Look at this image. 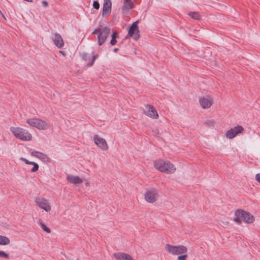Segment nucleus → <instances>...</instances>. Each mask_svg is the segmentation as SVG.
Masks as SVG:
<instances>
[{"label":"nucleus","instance_id":"1","mask_svg":"<svg viewBox=\"0 0 260 260\" xmlns=\"http://www.w3.org/2000/svg\"><path fill=\"white\" fill-rule=\"evenodd\" d=\"M154 166L157 170L166 174H172L176 170V168L171 162L161 159L154 161Z\"/></svg>","mask_w":260,"mask_h":260},{"label":"nucleus","instance_id":"2","mask_svg":"<svg viewBox=\"0 0 260 260\" xmlns=\"http://www.w3.org/2000/svg\"><path fill=\"white\" fill-rule=\"evenodd\" d=\"M254 220V216L249 212L241 209H238L235 212L234 221L238 223H240L242 221L247 223H251Z\"/></svg>","mask_w":260,"mask_h":260},{"label":"nucleus","instance_id":"3","mask_svg":"<svg viewBox=\"0 0 260 260\" xmlns=\"http://www.w3.org/2000/svg\"><path fill=\"white\" fill-rule=\"evenodd\" d=\"M110 28L106 26L99 29H95L92 34H97L98 44L99 46L102 45L106 40L110 32Z\"/></svg>","mask_w":260,"mask_h":260},{"label":"nucleus","instance_id":"4","mask_svg":"<svg viewBox=\"0 0 260 260\" xmlns=\"http://www.w3.org/2000/svg\"><path fill=\"white\" fill-rule=\"evenodd\" d=\"M26 122L30 126L39 130L47 129L50 128L49 123L39 118L28 119Z\"/></svg>","mask_w":260,"mask_h":260},{"label":"nucleus","instance_id":"5","mask_svg":"<svg viewBox=\"0 0 260 260\" xmlns=\"http://www.w3.org/2000/svg\"><path fill=\"white\" fill-rule=\"evenodd\" d=\"M165 249L168 253L173 255L184 254L187 251V248L182 245L174 246L167 244L165 245Z\"/></svg>","mask_w":260,"mask_h":260},{"label":"nucleus","instance_id":"6","mask_svg":"<svg viewBox=\"0 0 260 260\" xmlns=\"http://www.w3.org/2000/svg\"><path fill=\"white\" fill-rule=\"evenodd\" d=\"M158 192L154 188L151 189L145 193V199L149 203H153L156 201L158 198Z\"/></svg>","mask_w":260,"mask_h":260},{"label":"nucleus","instance_id":"7","mask_svg":"<svg viewBox=\"0 0 260 260\" xmlns=\"http://www.w3.org/2000/svg\"><path fill=\"white\" fill-rule=\"evenodd\" d=\"M13 135L18 139L23 141H29L31 139V135L28 131H12Z\"/></svg>","mask_w":260,"mask_h":260},{"label":"nucleus","instance_id":"8","mask_svg":"<svg viewBox=\"0 0 260 260\" xmlns=\"http://www.w3.org/2000/svg\"><path fill=\"white\" fill-rule=\"evenodd\" d=\"M144 113L146 115L153 119H157L158 118V114L157 111L152 105H146Z\"/></svg>","mask_w":260,"mask_h":260},{"label":"nucleus","instance_id":"9","mask_svg":"<svg viewBox=\"0 0 260 260\" xmlns=\"http://www.w3.org/2000/svg\"><path fill=\"white\" fill-rule=\"evenodd\" d=\"M95 144L103 150H107L108 148V144L106 140L100 137L98 135H95L93 137Z\"/></svg>","mask_w":260,"mask_h":260},{"label":"nucleus","instance_id":"10","mask_svg":"<svg viewBox=\"0 0 260 260\" xmlns=\"http://www.w3.org/2000/svg\"><path fill=\"white\" fill-rule=\"evenodd\" d=\"M138 21L134 22L131 26L128 33V35L137 40L139 38V29L137 26Z\"/></svg>","mask_w":260,"mask_h":260},{"label":"nucleus","instance_id":"11","mask_svg":"<svg viewBox=\"0 0 260 260\" xmlns=\"http://www.w3.org/2000/svg\"><path fill=\"white\" fill-rule=\"evenodd\" d=\"M35 202L37 206H38L40 208L44 209L46 212L50 211L51 207L48 204L47 200L45 199L36 198L35 200Z\"/></svg>","mask_w":260,"mask_h":260},{"label":"nucleus","instance_id":"12","mask_svg":"<svg viewBox=\"0 0 260 260\" xmlns=\"http://www.w3.org/2000/svg\"><path fill=\"white\" fill-rule=\"evenodd\" d=\"M54 44L58 48H61L64 45V43L61 36L58 33H52L51 38Z\"/></svg>","mask_w":260,"mask_h":260},{"label":"nucleus","instance_id":"13","mask_svg":"<svg viewBox=\"0 0 260 260\" xmlns=\"http://www.w3.org/2000/svg\"><path fill=\"white\" fill-rule=\"evenodd\" d=\"M200 103L203 108H209L212 104V100L209 96L203 97L200 99Z\"/></svg>","mask_w":260,"mask_h":260},{"label":"nucleus","instance_id":"14","mask_svg":"<svg viewBox=\"0 0 260 260\" xmlns=\"http://www.w3.org/2000/svg\"><path fill=\"white\" fill-rule=\"evenodd\" d=\"M133 7V2L132 0H124L123 5L122 7V12L123 14H127Z\"/></svg>","mask_w":260,"mask_h":260},{"label":"nucleus","instance_id":"15","mask_svg":"<svg viewBox=\"0 0 260 260\" xmlns=\"http://www.w3.org/2000/svg\"><path fill=\"white\" fill-rule=\"evenodd\" d=\"M116 260H134L132 256L124 252H117L113 254Z\"/></svg>","mask_w":260,"mask_h":260},{"label":"nucleus","instance_id":"16","mask_svg":"<svg viewBox=\"0 0 260 260\" xmlns=\"http://www.w3.org/2000/svg\"><path fill=\"white\" fill-rule=\"evenodd\" d=\"M112 3L111 0H104L103 7V16L107 15L111 11Z\"/></svg>","mask_w":260,"mask_h":260},{"label":"nucleus","instance_id":"17","mask_svg":"<svg viewBox=\"0 0 260 260\" xmlns=\"http://www.w3.org/2000/svg\"><path fill=\"white\" fill-rule=\"evenodd\" d=\"M67 180L74 184H80L83 182V180L79 176H74L72 175H68Z\"/></svg>","mask_w":260,"mask_h":260},{"label":"nucleus","instance_id":"18","mask_svg":"<svg viewBox=\"0 0 260 260\" xmlns=\"http://www.w3.org/2000/svg\"><path fill=\"white\" fill-rule=\"evenodd\" d=\"M20 159L23 161H24L26 164L28 165H33L32 168L31 169V171L32 172H36L39 170V166L38 164L33 162L30 161L26 159L25 158L21 157Z\"/></svg>","mask_w":260,"mask_h":260},{"label":"nucleus","instance_id":"19","mask_svg":"<svg viewBox=\"0 0 260 260\" xmlns=\"http://www.w3.org/2000/svg\"><path fill=\"white\" fill-rule=\"evenodd\" d=\"M204 125L209 128H214L217 125V122L212 119H208L204 121Z\"/></svg>","mask_w":260,"mask_h":260},{"label":"nucleus","instance_id":"20","mask_svg":"<svg viewBox=\"0 0 260 260\" xmlns=\"http://www.w3.org/2000/svg\"><path fill=\"white\" fill-rule=\"evenodd\" d=\"M10 239L6 237L0 235V245H7L10 244Z\"/></svg>","mask_w":260,"mask_h":260},{"label":"nucleus","instance_id":"21","mask_svg":"<svg viewBox=\"0 0 260 260\" xmlns=\"http://www.w3.org/2000/svg\"><path fill=\"white\" fill-rule=\"evenodd\" d=\"M242 131H226V136L227 138L231 139L234 138L239 133H241Z\"/></svg>","mask_w":260,"mask_h":260},{"label":"nucleus","instance_id":"22","mask_svg":"<svg viewBox=\"0 0 260 260\" xmlns=\"http://www.w3.org/2000/svg\"><path fill=\"white\" fill-rule=\"evenodd\" d=\"M188 15L195 20H200L201 18L200 14L198 12H190Z\"/></svg>","mask_w":260,"mask_h":260},{"label":"nucleus","instance_id":"23","mask_svg":"<svg viewBox=\"0 0 260 260\" xmlns=\"http://www.w3.org/2000/svg\"><path fill=\"white\" fill-rule=\"evenodd\" d=\"M37 154H39L42 155L43 156H45V157H46L47 158L48 162H50V158L47 155H46L42 152L37 151H33L31 152V153H30V154L31 156H35V157H36V156L37 155Z\"/></svg>","mask_w":260,"mask_h":260},{"label":"nucleus","instance_id":"24","mask_svg":"<svg viewBox=\"0 0 260 260\" xmlns=\"http://www.w3.org/2000/svg\"><path fill=\"white\" fill-rule=\"evenodd\" d=\"M39 223L41 228L43 230V231H45L47 233H50L51 232L50 229L48 228L42 221H40Z\"/></svg>","mask_w":260,"mask_h":260},{"label":"nucleus","instance_id":"25","mask_svg":"<svg viewBox=\"0 0 260 260\" xmlns=\"http://www.w3.org/2000/svg\"><path fill=\"white\" fill-rule=\"evenodd\" d=\"M81 55L82 59L85 61H88L90 59V56L87 53L83 52L81 53Z\"/></svg>","mask_w":260,"mask_h":260},{"label":"nucleus","instance_id":"26","mask_svg":"<svg viewBox=\"0 0 260 260\" xmlns=\"http://www.w3.org/2000/svg\"><path fill=\"white\" fill-rule=\"evenodd\" d=\"M0 257L8 259L9 258V255L5 251L0 250Z\"/></svg>","mask_w":260,"mask_h":260},{"label":"nucleus","instance_id":"27","mask_svg":"<svg viewBox=\"0 0 260 260\" xmlns=\"http://www.w3.org/2000/svg\"><path fill=\"white\" fill-rule=\"evenodd\" d=\"M98 55H93L91 61L87 63V66L89 67L91 66L93 64L95 59L98 57Z\"/></svg>","mask_w":260,"mask_h":260},{"label":"nucleus","instance_id":"28","mask_svg":"<svg viewBox=\"0 0 260 260\" xmlns=\"http://www.w3.org/2000/svg\"><path fill=\"white\" fill-rule=\"evenodd\" d=\"M188 255L186 254H183L179 255L177 257V260H186Z\"/></svg>","mask_w":260,"mask_h":260},{"label":"nucleus","instance_id":"29","mask_svg":"<svg viewBox=\"0 0 260 260\" xmlns=\"http://www.w3.org/2000/svg\"><path fill=\"white\" fill-rule=\"evenodd\" d=\"M93 7L95 9H99L100 8V4L98 2L94 1L93 3Z\"/></svg>","mask_w":260,"mask_h":260},{"label":"nucleus","instance_id":"30","mask_svg":"<svg viewBox=\"0 0 260 260\" xmlns=\"http://www.w3.org/2000/svg\"><path fill=\"white\" fill-rule=\"evenodd\" d=\"M230 130H243V128L241 126L237 125L235 127L234 129L231 128Z\"/></svg>","mask_w":260,"mask_h":260},{"label":"nucleus","instance_id":"31","mask_svg":"<svg viewBox=\"0 0 260 260\" xmlns=\"http://www.w3.org/2000/svg\"><path fill=\"white\" fill-rule=\"evenodd\" d=\"M117 43V41L116 40V39L115 38H112L111 41H110V44L112 45H114L116 44V43Z\"/></svg>","mask_w":260,"mask_h":260},{"label":"nucleus","instance_id":"32","mask_svg":"<svg viewBox=\"0 0 260 260\" xmlns=\"http://www.w3.org/2000/svg\"><path fill=\"white\" fill-rule=\"evenodd\" d=\"M255 179L257 181L260 183V173L257 174L255 175Z\"/></svg>","mask_w":260,"mask_h":260},{"label":"nucleus","instance_id":"33","mask_svg":"<svg viewBox=\"0 0 260 260\" xmlns=\"http://www.w3.org/2000/svg\"><path fill=\"white\" fill-rule=\"evenodd\" d=\"M42 4L43 6L45 7H47L48 6V4L47 2L45 1H42Z\"/></svg>","mask_w":260,"mask_h":260},{"label":"nucleus","instance_id":"34","mask_svg":"<svg viewBox=\"0 0 260 260\" xmlns=\"http://www.w3.org/2000/svg\"><path fill=\"white\" fill-rule=\"evenodd\" d=\"M118 36L116 32H114L112 34V38L116 39Z\"/></svg>","mask_w":260,"mask_h":260},{"label":"nucleus","instance_id":"35","mask_svg":"<svg viewBox=\"0 0 260 260\" xmlns=\"http://www.w3.org/2000/svg\"><path fill=\"white\" fill-rule=\"evenodd\" d=\"M40 159L41 160H43V161H47V158L46 157H45V156H43V157H40Z\"/></svg>","mask_w":260,"mask_h":260},{"label":"nucleus","instance_id":"36","mask_svg":"<svg viewBox=\"0 0 260 260\" xmlns=\"http://www.w3.org/2000/svg\"><path fill=\"white\" fill-rule=\"evenodd\" d=\"M11 130H20V131H21V130H23V129L22 128L17 127V128H11Z\"/></svg>","mask_w":260,"mask_h":260},{"label":"nucleus","instance_id":"37","mask_svg":"<svg viewBox=\"0 0 260 260\" xmlns=\"http://www.w3.org/2000/svg\"><path fill=\"white\" fill-rule=\"evenodd\" d=\"M118 50V48H115L113 49L114 52H116Z\"/></svg>","mask_w":260,"mask_h":260},{"label":"nucleus","instance_id":"38","mask_svg":"<svg viewBox=\"0 0 260 260\" xmlns=\"http://www.w3.org/2000/svg\"><path fill=\"white\" fill-rule=\"evenodd\" d=\"M36 157H37V158H39V159H40L41 157H40V156H39V155H37V156H36Z\"/></svg>","mask_w":260,"mask_h":260},{"label":"nucleus","instance_id":"39","mask_svg":"<svg viewBox=\"0 0 260 260\" xmlns=\"http://www.w3.org/2000/svg\"><path fill=\"white\" fill-rule=\"evenodd\" d=\"M36 157H37V158H39V159H40L41 157H40V156H39V155H37V156H36Z\"/></svg>","mask_w":260,"mask_h":260}]
</instances>
